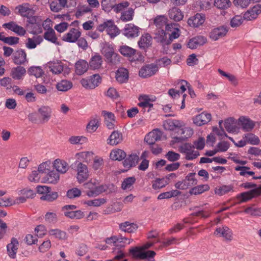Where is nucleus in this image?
<instances>
[{
    "instance_id": "obj_23",
    "label": "nucleus",
    "mask_w": 261,
    "mask_h": 261,
    "mask_svg": "<svg viewBox=\"0 0 261 261\" xmlns=\"http://www.w3.org/2000/svg\"><path fill=\"white\" fill-rule=\"evenodd\" d=\"M184 125L185 124L182 121L176 119L169 120L164 124L166 129L175 131V133H177V131Z\"/></svg>"
},
{
    "instance_id": "obj_59",
    "label": "nucleus",
    "mask_w": 261,
    "mask_h": 261,
    "mask_svg": "<svg viewBox=\"0 0 261 261\" xmlns=\"http://www.w3.org/2000/svg\"><path fill=\"white\" fill-rule=\"evenodd\" d=\"M65 216L70 219H80L84 217V214L82 211L77 210L72 212H65Z\"/></svg>"
},
{
    "instance_id": "obj_21",
    "label": "nucleus",
    "mask_w": 261,
    "mask_h": 261,
    "mask_svg": "<svg viewBox=\"0 0 261 261\" xmlns=\"http://www.w3.org/2000/svg\"><path fill=\"white\" fill-rule=\"evenodd\" d=\"M228 31L227 27L221 26L214 29L210 33V38L214 41L218 40L219 38L225 36Z\"/></svg>"
},
{
    "instance_id": "obj_19",
    "label": "nucleus",
    "mask_w": 261,
    "mask_h": 261,
    "mask_svg": "<svg viewBox=\"0 0 261 261\" xmlns=\"http://www.w3.org/2000/svg\"><path fill=\"white\" fill-rule=\"evenodd\" d=\"M19 242L15 238H12L11 242L7 245V251L9 256L12 259L16 257Z\"/></svg>"
},
{
    "instance_id": "obj_29",
    "label": "nucleus",
    "mask_w": 261,
    "mask_h": 261,
    "mask_svg": "<svg viewBox=\"0 0 261 261\" xmlns=\"http://www.w3.org/2000/svg\"><path fill=\"white\" fill-rule=\"evenodd\" d=\"M214 234L215 235H220V236L224 237L227 240L230 241L232 239L231 230L226 226H223L222 228H217Z\"/></svg>"
},
{
    "instance_id": "obj_4",
    "label": "nucleus",
    "mask_w": 261,
    "mask_h": 261,
    "mask_svg": "<svg viewBox=\"0 0 261 261\" xmlns=\"http://www.w3.org/2000/svg\"><path fill=\"white\" fill-rule=\"evenodd\" d=\"M101 53L106 58V61L108 64L115 65L120 62L119 55L114 51L113 47L105 45L101 50Z\"/></svg>"
},
{
    "instance_id": "obj_14",
    "label": "nucleus",
    "mask_w": 261,
    "mask_h": 261,
    "mask_svg": "<svg viewBox=\"0 0 261 261\" xmlns=\"http://www.w3.org/2000/svg\"><path fill=\"white\" fill-rule=\"evenodd\" d=\"M205 20V15L202 13H196L190 17L188 20V24L193 28H198L201 25Z\"/></svg>"
},
{
    "instance_id": "obj_50",
    "label": "nucleus",
    "mask_w": 261,
    "mask_h": 261,
    "mask_svg": "<svg viewBox=\"0 0 261 261\" xmlns=\"http://www.w3.org/2000/svg\"><path fill=\"white\" fill-rule=\"evenodd\" d=\"M106 191V187L104 185H100L99 186H96L94 190H89L86 192V194L89 197H93L99 195L100 194L105 192Z\"/></svg>"
},
{
    "instance_id": "obj_45",
    "label": "nucleus",
    "mask_w": 261,
    "mask_h": 261,
    "mask_svg": "<svg viewBox=\"0 0 261 261\" xmlns=\"http://www.w3.org/2000/svg\"><path fill=\"white\" fill-rule=\"evenodd\" d=\"M59 177L60 176L58 172L55 171H51L47 173L45 180L48 183L56 184L59 180Z\"/></svg>"
},
{
    "instance_id": "obj_54",
    "label": "nucleus",
    "mask_w": 261,
    "mask_h": 261,
    "mask_svg": "<svg viewBox=\"0 0 261 261\" xmlns=\"http://www.w3.org/2000/svg\"><path fill=\"white\" fill-rule=\"evenodd\" d=\"M249 167L244 166H237L235 167V170L240 171V175L245 177H247V175L253 176L255 174L253 171H249Z\"/></svg>"
},
{
    "instance_id": "obj_17",
    "label": "nucleus",
    "mask_w": 261,
    "mask_h": 261,
    "mask_svg": "<svg viewBox=\"0 0 261 261\" xmlns=\"http://www.w3.org/2000/svg\"><path fill=\"white\" fill-rule=\"evenodd\" d=\"M81 35V33L78 29L72 28L63 36V40L67 42L74 43L77 41Z\"/></svg>"
},
{
    "instance_id": "obj_63",
    "label": "nucleus",
    "mask_w": 261,
    "mask_h": 261,
    "mask_svg": "<svg viewBox=\"0 0 261 261\" xmlns=\"http://www.w3.org/2000/svg\"><path fill=\"white\" fill-rule=\"evenodd\" d=\"M180 154L173 151H169L165 155L166 158L170 162H175L180 158Z\"/></svg>"
},
{
    "instance_id": "obj_60",
    "label": "nucleus",
    "mask_w": 261,
    "mask_h": 261,
    "mask_svg": "<svg viewBox=\"0 0 261 261\" xmlns=\"http://www.w3.org/2000/svg\"><path fill=\"white\" fill-rule=\"evenodd\" d=\"M244 213L250 214L252 216H261V207H255L254 206L247 207L245 210Z\"/></svg>"
},
{
    "instance_id": "obj_7",
    "label": "nucleus",
    "mask_w": 261,
    "mask_h": 261,
    "mask_svg": "<svg viewBox=\"0 0 261 261\" xmlns=\"http://www.w3.org/2000/svg\"><path fill=\"white\" fill-rule=\"evenodd\" d=\"M119 52L123 56L132 58V61H141L143 59V56L140 51L137 50L126 45L120 46Z\"/></svg>"
},
{
    "instance_id": "obj_38",
    "label": "nucleus",
    "mask_w": 261,
    "mask_h": 261,
    "mask_svg": "<svg viewBox=\"0 0 261 261\" xmlns=\"http://www.w3.org/2000/svg\"><path fill=\"white\" fill-rule=\"evenodd\" d=\"M122 141V135L118 131H114L108 139V143L112 145H117Z\"/></svg>"
},
{
    "instance_id": "obj_55",
    "label": "nucleus",
    "mask_w": 261,
    "mask_h": 261,
    "mask_svg": "<svg viewBox=\"0 0 261 261\" xmlns=\"http://www.w3.org/2000/svg\"><path fill=\"white\" fill-rule=\"evenodd\" d=\"M115 0H102L101 5L102 10L105 11L109 12L113 9Z\"/></svg>"
},
{
    "instance_id": "obj_44",
    "label": "nucleus",
    "mask_w": 261,
    "mask_h": 261,
    "mask_svg": "<svg viewBox=\"0 0 261 261\" xmlns=\"http://www.w3.org/2000/svg\"><path fill=\"white\" fill-rule=\"evenodd\" d=\"M233 187L231 185H223L217 187L215 189V192L216 194L222 196L229 192L233 191Z\"/></svg>"
},
{
    "instance_id": "obj_49",
    "label": "nucleus",
    "mask_w": 261,
    "mask_h": 261,
    "mask_svg": "<svg viewBox=\"0 0 261 261\" xmlns=\"http://www.w3.org/2000/svg\"><path fill=\"white\" fill-rule=\"evenodd\" d=\"M168 184H169L168 180L164 178H159L152 181V187L154 190H158L165 187Z\"/></svg>"
},
{
    "instance_id": "obj_30",
    "label": "nucleus",
    "mask_w": 261,
    "mask_h": 261,
    "mask_svg": "<svg viewBox=\"0 0 261 261\" xmlns=\"http://www.w3.org/2000/svg\"><path fill=\"white\" fill-rule=\"evenodd\" d=\"M152 37L148 33H145L142 35L138 44L141 49H146L151 45Z\"/></svg>"
},
{
    "instance_id": "obj_52",
    "label": "nucleus",
    "mask_w": 261,
    "mask_h": 261,
    "mask_svg": "<svg viewBox=\"0 0 261 261\" xmlns=\"http://www.w3.org/2000/svg\"><path fill=\"white\" fill-rule=\"evenodd\" d=\"M134 11L133 8H129L127 10L121 13L120 19L124 22L133 20Z\"/></svg>"
},
{
    "instance_id": "obj_15",
    "label": "nucleus",
    "mask_w": 261,
    "mask_h": 261,
    "mask_svg": "<svg viewBox=\"0 0 261 261\" xmlns=\"http://www.w3.org/2000/svg\"><path fill=\"white\" fill-rule=\"evenodd\" d=\"M3 27L14 32L20 36H24L26 33V30L22 27L16 24L14 21L5 23L3 24Z\"/></svg>"
},
{
    "instance_id": "obj_43",
    "label": "nucleus",
    "mask_w": 261,
    "mask_h": 261,
    "mask_svg": "<svg viewBox=\"0 0 261 261\" xmlns=\"http://www.w3.org/2000/svg\"><path fill=\"white\" fill-rule=\"evenodd\" d=\"M167 21V18L164 15H160L155 17L154 19V24L156 27V30L163 29L165 27Z\"/></svg>"
},
{
    "instance_id": "obj_62",
    "label": "nucleus",
    "mask_w": 261,
    "mask_h": 261,
    "mask_svg": "<svg viewBox=\"0 0 261 261\" xmlns=\"http://www.w3.org/2000/svg\"><path fill=\"white\" fill-rule=\"evenodd\" d=\"M243 20H244L243 17L236 15L231 19L230 25L232 28H237L242 24Z\"/></svg>"
},
{
    "instance_id": "obj_11",
    "label": "nucleus",
    "mask_w": 261,
    "mask_h": 261,
    "mask_svg": "<svg viewBox=\"0 0 261 261\" xmlns=\"http://www.w3.org/2000/svg\"><path fill=\"white\" fill-rule=\"evenodd\" d=\"M177 133L180 136H174L172 138L175 143H179L191 137L193 134V130L190 127H183L182 126L177 131Z\"/></svg>"
},
{
    "instance_id": "obj_3",
    "label": "nucleus",
    "mask_w": 261,
    "mask_h": 261,
    "mask_svg": "<svg viewBox=\"0 0 261 261\" xmlns=\"http://www.w3.org/2000/svg\"><path fill=\"white\" fill-rule=\"evenodd\" d=\"M129 253L132 257L135 259L149 258L150 261H154L153 259L156 253L152 250L145 251L141 247H134L129 249Z\"/></svg>"
},
{
    "instance_id": "obj_61",
    "label": "nucleus",
    "mask_w": 261,
    "mask_h": 261,
    "mask_svg": "<svg viewBox=\"0 0 261 261\" xmlns=\"http://www.w3.org/2000/svg\"><path fill=\"white\" fill-rule=\"evenodd\" d=\"M229 0H215L214 6L220 9H225L229 7Z\"/></svg>"
},
{
    "instance_id": "obj_32",
    "label": "nucleus",
    "mask_w": 261,
    "mask_h": 261,
    "mask_svg": "<svg viewBox=\"0 0 261 261\" xmlns=\"http://www.w3.org/2000/svg\"><path fill=\"white\" fill-rule=\"evenodd\" d=\"M89 64L84 60H80L75 65V72L77 75H82L86 72L89 67Z\"/></svg>"
},
{
    "instance_id": "obj_12",
    "label": "nucleus",
    "mask_w": 261,
    "mask_h": 261,
    "mask_svg": "<svg viewBox=\"0 0 261 261\" xmlns=\"http://www.w3.org/2000/svg\"><path fill=\"white\" fill-rule=\"evenodd\" d=\"M261 13V5L257 4L250 8L243 14V18L247 21H251L257 18Z\"/></svg>"
},
{
    "instance_id": "obj_20",
    "label": "nucleus",
    "mask_w": 261,
    "mask_h": 261,
    "mask_svg": "<svg viewBox=\"0 0 261 261\" xmlns=\"http://www.w3.org/2000/svg\"><path fill=\"white\" fill-rule=\"evenodd\" d=\"M13 60L16 65H23L27 61V54L23 49H19L13 54Z\"/></svg>"
},
{
    "instance_id": "obj_57",
    "label": "nucleus",
    "mask_w": 261,
    "mask_h": 261,
    "mask_svg": "<svg viewBox=\"0 0 261 261\" xmlns=\"http://www.w3.org/2000/svg\"><path fill=\"white\" fill-rule=\"evenodd\" d=\"M58 197V194L56 192H51L49 191L46 194L43 195L40 199L42 200H46L48 202H51L56 200Z\"/></svg>"
},
{
    "instance_id": "obj_46",
    "label": "nucleus",
    "mask_w": 261,
    "mask_h": 261,
    "mask_svg": "<svg viewBox=\"0 0 261 261\" xmlns=\"http://www.w3.org/2000/svg\"><path fill=\"white\" fill-rule=\"evenodd\" d=\"M109 25L107 29V32L108 35H109L111 38H114L119 34V31L118 28L114 24V21L111 20L110 22H109Z\"/></svg>"
},
{
    "instance_id": "obj_6",
    "label": "nucleus",
    "mask_w": 261,
    "mask_h": 261,
    "mask_svg": "<svg viewBox=\"0 0 261 261\" xmlns=\"http://www.w3.org/2000/svg\"><path fill=\"white\" fill-rule=\"evenodd\" d=\"M196 173H190L182 181H179L175 184V187L179 190H186L197 184V179L195 177Z\"/></svg>"
},
{
    "instance_id": "obj_1",
    "label": "nucleus",
    "mask_w": 261,
    "mask_h": 261,
    "mask_svg": "<svg viewBox=\"0 0 261 261\" xmlns=\"http://www.w3.org/2000/svg\"><path fill=\"white\" fill-rule=\"evenodd\" d=\"M179 30L175 29L171 33L166 32L164 29L155 30L153 33L154 41L162 47L164 54H167L169 49V46L174 39L178 38L180 36Z\"/></svg>"
},
{
    "instance_id": "obj_33",
    "label": "nucleus",
    "mask_w": 261,
    "mask_h": 261,
    "mask_svg": "<svg viewBox=\"0 0 261 261\" xmlns=\"http://www.w3.org/2000/svg\"><path fill=\"white\" fill-rule=\"evenodd\" d=\"M224 127L228 133H235L239 130L235 119L228 118L224 121Z\"/></svg>"
},
{
    "instance_id": "obj_36",
    "label": "nucleus",
    "mask_w": 261,
    "mask_h": 261,
    "mask_svg": "<svg viewBox=\"0 0 261 261\" xmlns=\"http://www.w3.org/2000/svg\"><path fill=\"white\" fill-rule=\"evenodd\" d=\"M54 166L57 171L62 174L66 173L69 168L68 164L65 161L59 159L54 161Z\"/></svg>"
},
{
    "instance_id": "obj_13",
    "label": "nucleus",
    "mask_w": 261,
    "mask_h": 261,
    "mask_svg": "<svg viewBox=\"0 0 261 261\" xmlns=\"http://www.w3.org/2000/svg\"><path fill=\"white\" fill-rule=\"evenodd\" d=\"M140 28L133 23L125 24L122 30L123 34L128 38H134L139 36Z\"/></svg>"
},
{
    "instance_id": "obj_48",
    "label": "nucleus",
    "mask_w": 261,
    "mask_h": 261,
    "mask_svg": "<svg viewBox=\"0 0 261 261\" xmlns=\"http://www.w3.org/2000/svg\"><path fill=\"white\" fill-rule=\"evenodd\" d=\"M243 138L246 139L247 143L251 145H258L260 142L259 138L252 133L245 134Z\"/></svg>"
},
{
    "instance_id": "obj_40",
    "label": "nucleus",
    "mask_w": 261,
    "mask_h": 261,
    "mask_svg": "<svg viewBox=\"0 0 261 261\" xmlns=\"http://www.w3.org/2000/svg\"><path fill=\"white\" fill-rule=\"evenodd\" d=\"M26 73L25 69L21 66L14 68L12 70L11 75L15 80H20Z\"/></svg>"
},
{
    "instance_id": "obj_27",
    "label": "nucleus",
    "mask_w": 261,
    "mask_h": 261,
    "mask_svg": "<svg viewBox=\"0 0 261 261\" xmlns=\"http://www.w3.org/2000/svg\"><path fill=\"white\" fill-rule=\"evenodd\" d=\"M38 111L43 122H46L51 118L52 110L49 106H42L38 109Z\"/></svg>"
},
{
    "instance_id": "obj_34",
    "label": "nucleus",
    "mask_w": 261,
    "mask_h": 261,
    "mask_svg": "<svg viewBox=\"0 0 261 261\" xmlns=\"http://www.w3.org/2000/svg\"><path fill=\"white\" fill-rule=\"evenodd\" d=\"M102 60L101 56L95 54L92 56L89 61V66L91 69H98L101 66Z\"/></svg>"
},
{
    "instance_id": "obj_53",
    "label": "nucleus",
    "mask_w": 261,
    "mask_h": 261,
    "mask_svg": "<svg viewBox=\"0 0 261 261\" xmlns=\"http://www.w3.org/2000/svg\"><path fill=\"white\" fill-rule=\"evenodd\" d=\"M28 73L30 75H34L38 78L42 76L44 72L40 67L32 66L28 69Z\"/></svg>"
},
{
    "instance_id": "obj_42",
    "label": "nucleus",
    "mask_w": 261,
    "mask_h": 261,
    "mask_svg": "<svg viewBox=\"0 0 261 261\" xmlns=\"http://www.w3.org/2000/svg\"><path fill=\"white\" fill-rule=\"evenodd\" d=\"M209 189L210 187L208 185H200L192 188L189 191V194L196 195L207 191Z\"/></svg>"
},
{
    "instance_id": "obj_8",
    "label": "nucleus",
    "mask_w": 261,
    "mask_h": 261,
    "mask_svg": "<svg viewBox=\"0 0 261 261\" xmlns=\"http://www.w3.org/2000/svg\"><path fill=\"white\" fill-rule=\"evenodd\" d=\"M260 188H255L238 194L236 198L239 200L238 203H241L248 201L252 198L260 195Z\"/></svg>"
},
{
    "instance_id": "obj_35",
    "label": "nucleus",
    "mask_w": 261,
    "mask_h": 261,
    "mask_svg": "<svg viewBox=\"0 0 261 261\" xmlns=\"http://www.w3.org/2000/svg\"><path fill=\"white\" fill-rule=\"evenodd\" d=\"M119 227L123 231L128 233H133L137 229L138 226L137 224L135 223L125 221L120 223L119 225Z\"/></svg>"
},
{
    "instance_id": "obj_47",
    "label": "nucleus",
    "mask_w": 261,
    "mask_h": 261,
    "mask_svg": "<svg viewBox=\"0 0 261 261\" xmlns=\"http://www.w3.org/2000/svg\"><path fill=\"white\" fill-rule=\"evenodd\" d=\"M72 87V83L67 80H62L56 85V88L58 90L63 92L69 90Z\"/></svg>"
},
{
    "instance_id": "obj_39",
    "label": "nucleus",
    "mask_w": 261,
    "mask_h": 261,
    "mask_svg": "<svg viewBox=\"0 0 261 261\" xmlns=\"http://www.w3.org/2000/svg\"><path fill=\"white\" fill-rule=\"evenodd\" d=\"M126 156V153L122 149L112 150L110 155V159L114 161H122Z\"/></svg>"
},
{
    "instance_id": "obj_25",
    "label": "nucleus",
    "mask_w": 261,
    "mask_h": 261,
    "mask_svg": "<svg viewBox=\"0 0 261 261\" xmlns=\"http://www.w3.org/2000/svg\"><path fill=\"white\" fill-rule=\"evenodd\" d=\"M43 28L45 30H46V31L43 35L44 38L53 43L55 44H59V43L57 41L58 38L56 36V33L55 31L49 25H43Z\"/></svg>"
},
{
    "instance_id": "obj_5",
    "label": "nucleus",
    "mask_w": 261,
    "mask_h": 261,
    "mask_svg": "<svg viewBox=\"0 0 261 261\" xmlns=\"http://www.w3.org/2000/svg\"><path fill=\"white\" fill-rule=\"evenodd\" d=\"M195 146L190 143H185L179 147V151L182 154H185V159L187 160H193L199 155V152L194 150Z\"/></svg>"
},
{
    "instance_id": "obj_18",
    "label": "nucleus",
    "mask_w": 261,
    "mask_h": 261,
    "mask_svg": "<svg viewBox=\"0 0 261 261\" xmlns=\"http://www.w3.org/2000/svg\"><path fill=\"white\" fill-rule=\"evenodd\" d=\"M206 42L207 39L206 37L203 36H197L189 40L187 46L189 48L193 49L204 45Z\"/></svg>"
},
{
    "instance_id": "obj_9",
    "label": "nucleus",
    "mask_w": 261,
    "mask_h": 261,
    "mask_svg": "<svg viewBox=\"0 0 261 261\" xmlns=\"http://www.w3.org/2000/svg\"><path fill=\"white\" fill-rule=\"evenodd\" d=\"M159 70L156 64L151 63L143 66L139 71V75L142 78H147L154 75Z\"/></svg>"
},
{
    "instance_id": "obj_56",
    "label": "nucleus",
    "mask_w": 261,
    "mask_h": 261,
    "mask_svg": "<svg viewBox=\"0 0 261 261\" xmlns=\"http://www.w3.org/2000/svg\"><path fill=\"white\" fill-rule=\"evenodd\" d=\"M136 181L135 177H129L125 178L121 184V188L123 190L130 189Z\"/></svg>"
},
{
    "instance_id": "obj_24",
    "label": "nucleus",
    "mask_w": 261,
    "mask_h": 261,
    "mask_svg": "<svg viewBox=\"0 0 261 261\" xmlns=\"http://www.w3.org/2000/svg\"><path fill=\"white\" fill-rule=\"evenodd\" d=\"M29 6L30 4L29 3H24L17 6L15 9L18 11V13L21 16L29 18L34 13L33 10L29 7Z\"/></svg>"
},
{
    "instance_id": "obj_58",
    "label": "nucleus",
    "mask_w": 261,
    "mask_h": 261,
    "mask_svg": "<svg viewBox=\"0 0 261 261\" xmlns=\"http://www.w3.org/2000/svg\"><path fill=\"white\" fill-rule=\"evenodd\" d=\"M49 233L60 240H65L67 239L66 233L58 229H51L49 231Z\"/></svg>"
},
{
    "instance_id": "obj_16",
    "label": "nucleus",
    "mask_w": 261,
    "mask_h": 261,
    "mask_svg": "<svg viewBox=\"0 0 261 261\" xmlns=\"http://www.w3.org/2000/svg\"><path fill=\"white\" fill-rule=\"evenodd\" d=\"M77 179L80 183L85 181L88 177V171L86 165L79 162L77 165Z\"/></svg>"
},
{
    "instance_id": "obj_10",
    "label": "nucleus",
    "mask_w": 261,
    "mask_h": 261,
    "mask_svg": "<svg viewBox=\"0 0 261 261\" xmlns=\"http://www.w3.org/2000/svg\"><path fill=\"white\" fill-rule=\"evenodd\" d=\"M101 82V78L98 74L90 76L89 79H82V85L86 89H93L97 87Z\"/></svg>"
},
{
    "instance_id": "obj_2",
    "label": "nucleus",
    "mask_w": 261,
    "mask_h": 261,
    "mask_svg": "<svg viewBox=\"0 0 261 261\" xmlns=\"http://www.w3.org/2000/svg\"><path fill=\"white\" fill-rule=\"evenodd\" d=\"M105 241L106 244L114 246L112 252L114 256L117 255L120 251L123 253L124 257H122L119 261H124V260L128 261V259L125 258L126 254L122 248H124L127 244H130L133 241L132 239H128L126 237H122L121 235H117L107 238Z\"/></svg>"
},
{
    "instance_id": "obj_31",
    "label": "nucleus",
    "mask_w": 261,
    "mask_h": 261,
    "mask_svg": "<svg viewBox=\"0 0 261 261\" xmlns=\"http://www.w3.org/2000/svg\"><path fill=\"white\" fill-rule=\"evenodd\" d=\"M169 17L175 21H179L184 17V14L181 10L177 7H173L169 10Z\"/></svg>"
},
{
    "instance_id": "obj_26",
    "label": "nucleus",
    "mask_w": 261,
    "mask_h": 261,
    "mask_svg": "<svg viewBox=\"0 0 261 261\" xmlns=\"http://www.w3.org/2000/svg\"><path fill=\"white\" fill-rule=\"evenodd\" d=\"M123 160V166L127 169H130L136 166L139 160V157L136 154L132 153Z\"/></svg>"
},
{
    "instance_id": "obj_51",
    "label": "nucleus",
    "mask_w": 261,
    "mask_h": 261,
    "mask_svg": "<svg viewBox=\"0 0 261 261\" xmlns=\"http://www.w3.org/2000/svg\"><path fill=\"white\" fill-rule=\"evenodd\" d=\"M139 102L138 103V106L144 109L147 108V105L150 102H153L155 99L150 98L148 95H140L138 98Z\"/></svg>"
},
{
    "instance_id": "obj_41",
    "label": "nucleus",
    "mask_w": 261,
    "mask_h": 261,
    "mask_svg": "<svg viewBox=\"0 0 261 261\" xmlns=\"http://www.w3.org/2000/svg\"><path fill=\"white\" fill-rule=\"evenodd\" d=\"M49 68L53 73L56 74H59L63 70V63L61 61L51 62L49 64Z\"/></svg>"
},
{
    "instance_id": "obj_28",
    "label": "nucleus",
    "mask_w": 261,
    "mask_h": 261,
    "mask_svg": "<svg viewBox=\"0 0 261 261\" xmlns=\"http://www.w3.org/2000/svg\"><path fill=\"white\" fill-rule=\"evenodd\" d=\"M128 77V71L124 68H119L116 73V79L118 82L121 84L126 83Z\"/></svg>"
},
{
    "instance_id": "obj_64",
    "label": "nucleus",
    "mask_w": 261,
    "mask_h": 261,
    "mask_svg": "<svg viewBox=\"0 0 261 261\" xmlns=\"http://www.w3.org/2000/svg\"><path fill=\"white\" fill-rule=\"evenodd\" d=\"M106 202L105 198H98L94 200H88L86 204L89 206H99Z\"/></svg>"
},
{
    "instance_id": "obj_22",
    "label": "nucleus",
    "mask_w": 261,
    "mask_h": 261,
    "mask_svg": "<svg viewBox=\"0 0 261 261\" xmlns=\"http://www.w3.org/2000/svg\"><path fill=\"white\" fill-rule=\"evenodd\" d=\"M212 119L210 113L202 112L193 118V122L197 126H201L207 124Z\"/></svg>"
},
{
    "instance_id": "obj_37",
    "label": "nucleus",
    "mask_w": 261,
    "mask_h": 261,
    "mask_svg": "<svg viewBox=\"0 0 261 261\" xmlns=\"http://www.w3.org/2000/svg\"><path fill=\"white\" fill-rule=\"evenodd\" d=\"M239 121L242 128L245 131H251L254 127V123L250 119L245 117H240Z\"/></svg>"
}]
</instances>
